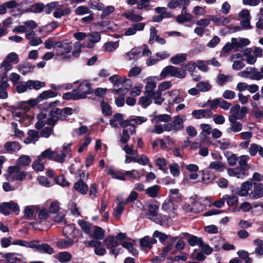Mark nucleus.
<instances>
[{
  "instance_id": "f257e3e1",
  "label": "nucleus",
  "mask_w": 263,
  "mask_h": 263,
  "mask_svg": "<svg viewBox=\"0 0 263 263\" xmlns=\"http://www.w3.org/2000/svg\"><path fill=\"white\" fill-rule=\"evenodd\" d=\"M54 49L55 55L59 60L66 61L70 58V55L68 54L71 52L72 46L67 40L55 42Z\"/></svg>"
},
{
  "instance_id": "f03ea898",
  "label": "nucleus",
  "mask_w": 263,
  "mask_h": 263,
  "mask_svg": "<svg viewBox=\"0 0 263 263\" xmlns=\"http://www.w3.org/2000/svg\"><path fill=\"white\" fill-rule=\"evenodd\" d=\"M72 109L70 107H65L63 109L53 108L50 112V117L47 119V123L50 125H53L59 120H64L72 114Z\"/></svg>"
},
{
  "instance_id": "7ed1b4c3",
  "label": "nucleus",
  "mask_w": 263,
  "mask_h": 263,
  "mask_svg": "<svg viewBox=\"0 0 263 263\" xmlns=\"http://www.w3.org/2000/svg\"><path fill=\"white\" fill-rule=\"evenodd\" d=\"M7 181L13 182L14 181H22L26 178L27 173L21 170L19 166H11L8 168L7 172L5 174Z\"/></svg>"
},
{
  "instance_id": "20e7f679",
  "label": "nucleus",
  "mask_w": 263,
  "mask_h": 263,
  "mask_svg": "<svg viewBox=\"0 0 263 263\" xmlns=\"http://www.w3.org/2000/svg\"><path fill=\"white\" fill-rule=\"evenodd\" d=\"M186 75V72L184 69H181L172 65L166 66L163 68L160 74L162 79H164L168 76L178 79H183L185 77Z\"/></svg>"
},
{
  "instance_id": "39448f33",
  "label": "nucleus",
  "mask_w": 263,
  "mask_h": 263,
  "mask_svg": "<svg viewBox=\"0 0 263 263\" xmlns=\"http://www.w3.org/2000/svg\"><path fill=\"white\" fill-rule=\"evenodd\" d=\"M109 81L114 84V92L116 94L122 93L125 94L127 88H123V85L127 81L125 77H122L118 74L113 75L109 78Z\"/></svg>"
},
{
  "instance_id": "423d86ee",
  "label": "nucleus",
  "mask_w": 263,
  "mask_h": 263,
  "mask_svg": "<svg viewBox=\"0 0 263 263\" xmlns=\"http://www.w3.org/2000/svg\"><path fill=\"white\" fill-rule=\"evenodd\" d=\"M75 90L79 99L86 98L88 95L91 94L92 92L91 84L87 80L81 81L78 89Z\"/></svg>"
},
{
  "instance_id": "0eeeda50",
  "label": "nucleus",
  "mask_w": 263,
  "mask_h": 263,
  "mask_svg": "<svg viewBox=\"0 0 263 263\" xmlns=\"http://www.w3.org/2000/svg\"><path fill=\"white\" fill-rule=\"evenodd\" d=\"M238 75L242 78H249L253 80L261 79V77L257 69L254 67H247L245 70L239 72Z\"/></svg>"
},
{
  "instance_id": "6e6552de",
  "label": "nucleus",
  "mask_w": 263,
  "mask_h": 263,
  "mask_svg": "<svg viewBox=\"0 0 263 263\" xmlns=\"http://www.w3.org/2000/svg\"><path fill=\"white\" fill-rule=\"evenodd\" d=\"M170 104H178L183 101V98L181 96L180 91L178 89L168 91L164 94Z\"/></svg>"
},
{
  "instance_id": "1a4fd4ad",
  "label": "nucleus",
  "mask_w": 263,
  "mask_h": 263,
  "mask_svg": "<svg viewBox=\"0 0 263 263\" xmlns=\"http://www.w3.org/2000/svg\"><path fill=\"white\" fill-rule=\"evenodd\" d=\"M147 209L149 219L158 224H162V219L158 214L159 206L156 204H150L148 205Z\"/></svg>"
},
{
  "instance_id": "9d476101",
  "label": "nucleus",
  "mask_w": 263,
  "mask_h": 263,
  "mask_svg": "<svg viewBox=\"0 0 263 263\" xmlns=\"http://www.w3.org/2000/svg\"><path fill=\"white\" fill-rule=\"evenodd\" d=\"M135 126L130 123H126L123 126L120 142L123 144L126 143L129 139L130 136L136 133Z\"/></svg>"
},
{
  "instance_id": "9b49d317",
  "label": "nucleus",
  "mask_w": 263,
  "mask_h": 263,
  "mask_svg": "<svg viewBox=\"0 0 263 263\" xmlns=\"http://www.w3.org/2000/svg\"><path fill=\"white\" fill-rule=\"evenodd\" d=\"M33 249L40 253L52 254L54 253L53 249L47 243L40 244L38 240H34Z\"/></svg>"
},
{
  "instance_id": "f8f14e48",
  "label": "nucleus",
  "mask_w": 263,
  "mask_h": 263,
  "mask_svg": "<svg viewBox=\"0 0 263 263\" xmlns=\"http://www.w3.org/2000/svg\"><path fill=\"white\" fill-rule=\"evenodd\" d=\"M233 49L237 51H242L244 47L248 45L250 42L246 38H240L239 40L235 37L231 39Z\"/></svg>"
},
{
  "instance_id": "ddd939ff",
  "label": "nucleus",
  "mask_w": 263,
  "mask_h": 263,
  "mask_svg": "<svg viewBox=\"0 0 263 263\" xmlns=\"http://www.w3.org/2000/svg\"><path fill=\"white\" fill-rule=\"evenodd\" d=\"M229 121L231 123L230 127L226 129V132L228 134L240 132L242 129V124L237 121V120L229 119Z\"/></svg>"
},
{
  "instance_id": "4468645a",
  "label": "nucleus",
  "mask_w": 263,
  "mask_h": 263,
  "mask_svg": "<svg viewBox=\"0 0 263 263\" xmlns=\"http://www.w3.org/2000/svg\"><path fill=\"white\" fill-rule=\"evenodd\" d=\"M158 80V79L156 77L147 78V83L145 86L144 91L145 96L150 95L155 91L154 90L156 87V82Z\"/></svg>"
},
{
  "instance_id": "2eb2a0df",
  "label": "nucleus",
  "mask_w": 263,
  "mask_h": 263,
  "mask_svg": "<svg viewBox=\"0 0 263 263\" xmlns=\"http://www.w3.org/2000/svg\"><path fill=\"white\" fill-rule=\"evenodd\" d=\"M249 196L252 199H257L263 196V187L261 183H253V190L249 194Z\"/></svg>"
},
{
  "instance_id": "dca6fc26",
  "label": "nucleus",
  "mask_w": 263,
  "mask_h": 263,
  "mask_svg": "<svg viewBox=\"0 0 263 263\" xmlns=\"http://www.w3.org/2000/svg\"><path fill=\"white\" fill-rule=\"evenodd\" d=\"M211 21L218 26H225L231 21V17H225L221 15H210Z\"/></svg>"
},
{
  "instance_id": "f3484780",
  "label": "nucleus",
  "mask_w": 263,
  "mask_h": 263,
  "mask_svg": "<svg viewBox=\"0 0 263 263\" xmlns=\"http://www.w3.org/2000/svg\"><path fill=\"white\" fill-rule=\"evenodd\" d=\"M141 52V50L139 47L133 48L124 54V58L127 61H137L140 57Z\"/></svg>"
},
{
  "instance_id": "a211bd4d",
  "label": "nucleus",
  "mask_w": 263,
  "mask_h": 263,
  "mask_svg": "<svg viewBox=\"0 0 263 263\" xmlns=\"http://www.w3.org/2000/svg\"><path fill=\"white\" fill-rule=\"evenodd\" d=\"M192 116L196 119L210 118L212 117L213 112L210 109L194 110L192 112Z\"/></svg>"
},
{
  "instance_id": "6ab92c4d",
  "label": "nucleus",
  "mask_w": 263,
  "mask_h": 263,
  "mask_svg": "<svg viewBox=\"0 0 263 263\" xmlns=\"http://www.w3.org/2000/svg\"><path fill=\"white\" fill-rule=\"evenodd\" d=\"M39 210V205H28L25 207L24 215L26 219L31 220L34 218V213Z\"/></svg>"
},
{
  "instance_id": "aec40b11",
  "label": "nucleus",
  "mask_w": 263,
  "mask_h": 263,
  "mask_svg": "<svg viewBox=\"0 0 263 263\" xmlns=\"http://www.w3.org/2000/svg\"><path fill=\"white\" fill-rule=\"evenodd\" d=\"M252 187V183L250 181H245L242 183L240 189H238L236 194L240 196H246Z\"/></svg>"
},
{
  "instance_id": "412c9836",
  "label": "nucleus",
  "mask_w": 263,
  "mask_h": 263,
  "mask_svg": "<svg viewBox=\"0 0 263 263\" xmlns=\"http://www.w3.org/2000/svg\"><path fill=\"white\" fill-rule=\"evenodd\" d=\"M157 243V240L154 237L145 236L140 240V245L142 248L151 249L154 244Z\"/></svg>"
},
{
  "instance_id": "4be33fe9",
  "label": "nucleus",
  "mask_w": 263,
  "mask_h": 263,
  "mask_svg": "<svg viewBox=\"0 0 263 263\" xmlns=\"http://www.w3.org/2000/svg\"><path fill=\"white\" fill-rule=\"evenodd\" d=\"M228 174L231 177H236L237 178L243 179L248 176V173L243 172L239 167L229 168L227 170Z\"/></svg>"
},
{
  "instance_id": "5701e85b",
  "label": "nucleus",
  "mask_w": 263,
  "mask_h": 263,
  "mask_svg": "<svg viewBox=\"0 0 263 263\" xmlns=\"http://www.w3.org/2000/svg\"><path fill=\"white\" fill-rule=\"evenodd\" d=\"M88 40V47L92 48L95 43H98L101 40V35L98 32H92L87 35Z\"/></svg>"
},
{
  "instance_id": "b1692460",
  "label": "nucleus",
  "mask_w": 263,
  "mask_h": 263,
  "mask_svg": "<svg viewBox=\"0 0 263 263\" xmlns=\"http://www.w3.org/2000/svg\"><path fill=\"white\" fill-rule=\"evenodd\" d=\"M185 120V117H181L179 116H175L172 122L174 130L178 131L182 130L183 128V123Z\"/></svg>"
},
{
  "instance_id": "393cba45",
  "label": "nucleus",
  "mask_w": 263,
  "mask_h": 263,
  "mask_svg": "<svg viewBox=\"0 0 263 263\" xmlns=\"http://www.w3.org/2000/svg\"><path fill=\"white\" fill-rule=\"evenodd\" d=\"M162 208L163 210L168 213L171 212L170 214V217L172 218L175 217V213L173 211L176 210V208L173 201L170 199H168L164 201L162 205Z\"/></svg>"
},
{
  "instance_id": "a878e982",
  "label": "nucleus",
  "mask_w": 263,
  "mask_h": 263,
  "mask_svg": "<svg viewBox=\"0 0 263 263\" xmlns=\"http://www.w3.org/2000/svg\"><path fill=\"white\" fill-rule=\"evenodd\" d=\"M117 200L118 202L117 204L116 207L114 209L113 215L116 218L119 219L125 209L126 204L123 200L119 197L117 198Z\"/></svg>"
},
{
  "instance_id": "bb28decb",
  "label": "nucleus",
  "mask_w": 263,
  "mask_h": 263,
  "mask_svg": "<svg viewBox=\"0 0 263 263\" xmlns=\"http://www.w3.org/2000/svg\"><path fill=\"white\" fill-rule=\"evenodd\" d=\"M250 157L248 155H241L238 158V162L239 165V168L243 172L247 173V171L250 168L248 162Z\"/></svg>"
},
{
  "instance_id": "cd10ccee",
  "label": "nucleus",
  "mask_w": 263,
  "mask_h": 263,
  "mask_svg": "<svg viewBox=\"0 0 263 263\" xmlns=\"http://www.w3.org/2000/svg\"><path fill=\"white\" fill-rule=\"evenodd\" d=\"M216 178L215 174L209 170H204L202 172V181L204 184H209Z\"/></svg>"
},
{
  "instance_id": "c85d7f7f",
  "label": "nucleus",
  "mask_w": 263,
  "mask_h": 263,
  "mask_svg": "<svg viewBox=\"0 0 263 263\" xmlns=\"http://www.w3.org/2000/svg\"><path fill=\"white\" fill-rule=\"evenodd\" d=\"M27 134L28 137L24 140V142L25 143H34L35 142L38 141L39 136V132L37 130L34 129L29 130Z\"/></svg>"
},
{
  "instance_id": "c756f323",
  "label": "nucleus",
  "mask_w": 263,
  "mask_h": 263,
  "mask_svg": "<svg viewBox=\"0 0 263 263\" xmlns=\"http://www.w3.org/2000/svg\"><path fill=\"white\" fill-rule=\"evenodd\" d=\"M17 68L20 73L25 75L29 72H32L33 70L34 66L28 63H24L18 65Z\"/></svg>"
},
{
  "instance_id": "7c9ffc66",
  "label": "nucleus",
  "mask_w": 263,
  "mask_h": 263,
  "mask_svg": "<svg viewBox=\"0 0 263 263\" xmlns=\"http://www.w3.org/2000/svg\"><path fill=\"white\" fill-rule=\"evenodd\" d=\"M105 172L112 176V178L117 179L120 180L125 181L126 179L124 175V173H121L119 171H115L112 168H109L105 169Z\"/></svg>"
},
{
  "instance_id": "2f4dec72",
  "label": "nucleus",
  "mask_w": 263,
  "mask_h": 263,
  "mask_svg": "<svg viewBox=\"0 0 263 263\" xmlns=\"http://www.w3.org/2000/svg\"><path fill=\"white\" fill-rule=\"evenodd\" d=\"M233 76L230 74H219L216 78V82L220 86H223L226 83L232 81Z\"/></svg>"
},
{
  "instance_id": "473e14b6",
  "label": "nucleus",
  "mask_w": 263,
  "mask_h": 263,
  "mask_svg": "<svg viewBox=\"0 0 263 263\" xmlns=\"http://www.w3.org/2000/svg\"><path fill=\"white\" fill-rule=\"evenodd\" d=\"M47 114L45 112H40L37 115L38 121L35 123V127L37 129H41L47 123V120H46Z\"/></svg>"
},
{
  "instance_id": "72a5a7b5",
  "label": "nucleus",
  "mask_w": 263,
  "mask_h": 263,
  "mask_svg": "<svg viewBox=\"0 0 263 263\" xmlns=\"http://www.w3.org/2000/svg\"><path fill=\"white\" fill-rule=\"evenodd\" d=\"M45 83L44 82H41L37 80H28L27 81V86L29 88V90L34 89L35 90H39L42 87H44Z\"/></svg>"
},
{
  "instance_id": "f704fd0d",
  "label": "nucleus",
  "mask_w": 263,
  "mask_h": 263,
  "mask_svg": "<svg viewBox=\"0 0 263 263\" xmlns=\"http://www.w3.org/2000/svg\"><path fill=\"white\" fill-rule=\"evenodd\" d=\"M169 199L172 201L179 202L181 201L182 196L177 189H172L169 191Z\"/></svg>"
},
{
  "instance_id": "c9c22d12",
  "label": "nucleus",
  "mask_w": 263,
  "mask_h": 263,
  "mask_svg": "<svg viewBox=\"0 0 263 263\" xmlns=\"http://www.w3.org/2000/svg\"><path fill=\"white\" fill-rule=\"evenodd\" d=\"M78 223L85 233L89 234L91 233L93 225L84 220H79Z\"/></svg>"
},
{
  "instance_id": "e433bc0d",
  "label": "nucleus",
  "mask_w": 263,
  "mask_h": 263,
  "mask_svg": "<svg viewBox=\"0 0 263 263\" xmlns=\"http://www.w3.org/2000/svg\"><path fill=\"white\" fill-rule=\"evenodd\" d=\"M193 16L185 11L181 12V14L177 16L176 21L179 24H183L185 22H189L192 20Z\"/></svg>"
},
{
  "instance_id": "4c0bfd02",
  "label": "nucleus",
  "mask_w": 263,
  "mask_h": 263,
  "mask_svg": "<svg viewBox=\"0 0 263 263\" xmlns=\"http://www.w3.org/2000/svg\"><path fill=\"white\" fill-rule=\"evenodd\" d=\"M56 155V152L51 151L50 148L43 151L40 155L38 156L40 161H43L44 159L53 160L54 157Z\"/></svg>"
},
{
  "instance_id": "58836bf2",
  "label": "nucleus",
  "mask_w": 263,
  "mask_h": 263,
  "mask_svg": "<svg viewBox=\"0 0 263 263\" xmlns=\"http://www.w3.org/2000/svg\"><path fill=\"white\" fill-rule=\"evenodd\" d=\"M74 188L78 192L84 195L86 194L88 190L87 185L81 180L75 183Z\"/></svg>"
},
{
  "instance_id": "ea45409f",
  "label": "nucleus",
  "mask_w": 263,
  "mask_h": 263,
  "mask_svg": "<svg viewBox=\"0 0 263 263\" xmlns=\"http://www.w3.org/2000/svg\"><path fill=\"white\" fill-rule=\"evenodd\" d=\"M123 120V115L119 113L115 114L113 117L110 119L109 124L114 128H117L119 124H120Z\"/></svg>"
},
{
  "instance_id": "a19ab883",
  "label": "nucleus",
  "mask_w": 263,
  "mask_h": 263,
  "mask_svg": "<svg viewBox=\"0 0 263 263\" xmlns=\"http://www.w3.org/2000/svg\"><path fill=\"white\" fill-rule=\"evenodd\" d=\"M5 148L7 151V152L10 153H12L13 152H15L18 151L20 148L19 144L15 141H11V142H7L5 144Z\"/></svg>"
},
{
  "instance_id": "79ce46f5",
  "label": "nucleus",
  "mask_w": 263,
  "mask_h": 263,
  "mask_svg": "<svg viewBox=\"0 0 263 263\" xmlns=\"http://www.w3.org/2000/svg\"><path fill=\"white\" fill-rule=\"evenodd\" d=\"M142 171L137 170L127 171L124 172L125 176L129 177L131 179H138L143 176Z\"/></svg>"
},
{
  "instance_id": "37998d69",
  "label": "nucleus",
  "mask_w": 263,
  "mask_h": 263,
  "mask_svg": "<svg viewBox=\"0 0 263 263\" xmlns=\"http://www.w3.org/2000/svg\"><path fill=\"white\" fill-rule=\"evenodd\" d=\"M92 232H93L92 234V237L99 240H102L104 237V231L102 228L93 226Z\"/></svg>"
},
{
  "instance_id": "c03bdc74",
  "label": "nucleus",
  "mask_w": 263,
  "mask_h": 263,
  "mask_svg": "<svg viewBox=\"0 0 263 263\" xmlns=\"http://www.w3.org/2000/svg\"><path fill=\"white\" fill-rule=\"evenodd\" d=\"M161 96V92H160V90H157L152 92V94L148 95L147 96L153 99L155 104L160 105L162 104L164 100V99Z\"/></svg>"
},
{
  "instance_id": "a18cd8bd",
  "label": "nucleus",
  "mask_w": 263,
  "mask_h": 263,
  "mask_svg": "<svg viewBox=\"0 0 263 263\" xmlns=\"http://www.w3.org/2000/svg\"><path fill=\"white\" fill-rule=\"evenodd\" d=\"M57 96V92L52 90H46L42 92L37 97V99L41 102L44 100L49 98H53Z\"/></svg>"
},
{
  "instance_id": "49530a36",
  "label": "nucleus",
  "mask_w": 263,
  "mask_h": 263,
  "mask_svg": "<svg viewBox=\"0 0 263 263\" xmlns=\"http://www.w3.org/2000/svg\"><path fill=\"white\" fill-rule=\"evenodd\" d=\"M224 155L227 158V162L230 166H233L236 164L238 157L235 154L231 152L227 151Z\"/></svg>"
},
{
  "instance_id": "de8ad7c7",
  "label": "nucleus",
  "mask_w": 263,
  "mask_h": 263,
  "mask_svg": "<svg viewBox=\"0 0 263 263\" xmlns=\"http://www.w3.org/2000/svg\"><path fill=\"white\" fill-rule=\"evenodd\" d=\"M186 60V54L185 53H178L175 56L172 57L170 61L175 65H179L183 63Z\"/></svg>"
},
{
  "instance_id": "09e8293b",
  "label": "nucleus",
  "mask_w": 263,
  "mask_h": 263,
  "mask_svg": "<svg viewBox=\"0 0 263 263\" xmlns=\"http://www.w3.org/2000/svg\"><path fill=\"white\" fill-rule=\"evenodd\" d=\"M4 60L12 65L16 64L20 62L18 55L14 52L8 53Z\"/></svg>"
},
{
  "instance_id": "8fccbe9b",
  "label": "nucleus",
  "mask_w": 263,
  "mask_h": 263,
  "mask_svg": "<svg viewBox=\"0 0 263 263\" xmlns=\"http://www.w3.org/2000/svg\"><path fill=\"white\" fill-rule=\"evenodd\" d=\"M196 87L199 90L204 92L209 91L212 89V85L208 81H203L198 82L196 85Z\"/></svg>"
},
{
  "instance_id": "3c124183",
  "label": "nucleus",
  "mask_w": 263,
  "mask_h": 263,
  "mask_svg": "<svg viewBox=\"0 0 263 263\" xmlns=\"http://www.w3.org/2000/svg\"><path fill=\"white\" fill-rule=\"evenodd\" d=\"M122 247L128 250L129 253L134 256L138 254V251L133 247V244L128 241H123L121 243Z\"/></svg>"
},
{
  "instance_id": "603ef678",
  "label": "nucleus",
  "mask_w": 263,
  "mask_h": 263,
  "mask_svg": "<svg viewBox=\"0 0 263 263\" xmlns=\"http://www.w3.org/2000/svg\"><path fill=\"white\" fill-rule=\"evenodd\" d=\"M187 208H190V211L194 213H199L202 211L204 206L199 201H196L193 203L192 205H188Z\"/></svg>"
},
{
  "instance_id": "864d4df0",
  "label": "nucleus",
  "mask_w": 263,
  "mask_h": 263,
  "mask_svg": "<svg viewBox=\"0 0 263 263\" xmlns=\"http://www.w3.org/2000/svg\"><path fill=\"white\" fill-rule=\"evenodd\" d=\"M253 244L257 246L255 249V253L259 256L263 255V240L256 239L253 241Z\"/></svg>"
},
{
  "instance_id": "5fc2aeb1",
  "label": "nucleus",
  "mask_w": 263,
  "mask_h": 263,
  "mask_svg": "<svg viewBox=\"0 0 263 263\" xmlns=\"http://www.w3.org/2000/svg\"><path fill=\"white\" fill-rule=\"evenodd\" d=\"M155 164L159 170L163 172H166V166L167 164L166 160L162 157H158L155 160Z\"/></svg>"
},
{
  "instance_id": "6e6d98bb",
  "label": "nucleus",
  "mask_w": 263,
  "mask_h": 263,
  "mask_svg": "<svg viewBox=\"0 0 263 263\" xmlns=\"http://www.w3.org/2000/svg\"><path fill=\"white\" fill-rule=\"evenodd\" d=\"M187 241L191 246L197 245L200 247V245H202L201 244L203 240L201 237H198L194 235H190L187 239Z\"/></svg>"
},
{
  "instance_id": "4d7b16f0",
  "label": "nucleus",
  "mask_w": 263,
  "mask_h": 263,
  "mask_svg": "<svg viewBox=\"0 0 263 263\" xmlns=\"http://www.w3.org/2000/svg\"><path fill=\"white\" fill-rule=\"evenodd\" d=\"M71 10L69 8L64 9L60 8H57L53 12V16L56 18H60L64 15H68L70 13Z\"/></svg>"
},
{
  "instance_id": "13d9d810",
  "label": "nucleus",
  "mask_w": 263,
  "mask_h": 263,
  "mask_svg": "<svg viewBox=\"0 0 263 263\" xmlns=\"http://www.w3.org/2000/svg\"><path fill=\"white\" fill-rule=\"evenodd\" d=\"M119 42H107L104 45L105 50L107 52H112L119 47Z\"/></svg>"
},
{
  "instance_id": "bf43d9fd",
  "label": "nucleus",
  "mask_w": 263,
  "mask_h": 263,
  "mask_svg": "<svg viewBox=\"0 0 263 263\" xmlns=\"http://www.w3.org/2000/svg\"><path fill=\"white\" fill-rule=\"evenodd\" d=\"M74 232V227L73 224H68L65 226L63 229V233L64 235L68 237L71 236L72 238H74L73 233Z\"/></svg>"
},
{
  "instance_id": "052dcab7",
  "label": "nucleus",
  "mask_w": 263,
  "mask_h": 263,
  "mask_svg": "<svg viewBox=\"0 0 263 263\" xmlns=\"http://www.w3.org/2000/svg\"><path fill=\"white\" fill-rule=\"evenodd\" d=\"M73 240L72 239L67 240L60 239L57 242V246L60 249H65L73 245Z\"/></svg>"
},
{
  "instance_id": "680f3d73",
  "label": "nucleus",
  "mask_w": 263,
  "mask_h": 263,
  "mask_svg": "<svg viewBox=\"0 0 263 263\" xmlns=\"http://www.w3.org/2000/svg\"><path fill=\"white\" fill-rule=\"evenodd\" d=\"M209 167L211 169L216 170L219 172H222L225 169L224 165L222 162L219 161L212 162Z\"/></svg>"
},
{
  "instance_id": "e2e57ef3",
  "label": "nucleus",
  "mask_w": 263,
  "mask_h": 263,
  "mask_svg": "<svg viewBox=\"0 0 263 263\" xmlns=\"http://www.w3.org/2000/svg\"><path fill=\"white\" fill-rule=\"evenodd\" d=\"M91 10L89 8L85 6H80L77 7L74 10V13L78 15H83L90 13Z\"/></svg>"
},
{
  "instance_id": "0e129e2a",
  "label": "nucleus",
  "mask_w": 263,
  "mask_h": 263,
  "mask_svg": "<svg viewBox=\"0 0 263 263\" xmlns=\"http://www.w3.org/2000/svg\"><path fill=\"white\" fill-rule=\"evenodd\" d=\"M159 142L161 149L166 151H168L169 149L168 146L171 145L173 143V142L169 136L165 137L163 139H160Z\"/></svg>"
},
{
  "instance_id": "69168bd1",
  "label": "nucleus",
  "mask_w": 263,
  "mask_h": 263,
  "mask_svg": "<svg viewBox=\"0 0 263 263\" xmlns=\"http://www.w3.org/2000/svg\"><path fill=\"white\" fill-rule=\"evenodd\" d=\"M31 162V159L29 156L23 155L19 157L17 160L18 166H26L29 165Z\"/></svg>"
},
{
  "instance_id": "338daca9",
  "label": "nucleus",
  "mask_w": 263,
  "mask_h": 263,
  "mask_svg": "<svg viewBox=\"0 0 263 263\" xmlns=\"http://www.w3.org/2000/svg\"><path fill=\"white\" fill-rule=\"evenodd\" d=\"M171 174L174 177H178L180 174V167L177 163H172L169 166Z\"/></svg>"
},
{
  "instance_id": "774afa93",
  "label": "nucleus",
  "mask_w": 263,
  "mask_h": 263,
  "mask_svg": "<svg viewBox=\"0 0 263 263\" xmlns=\"http://www.w3.org/2000/svg\"><path fill=\"white\" fill-rule=\"evenodd\" d=\"M159 190V186L155 185L147 189L145 192L149 197H155L157 196Z\"/></svg>"
}]
</instances>
